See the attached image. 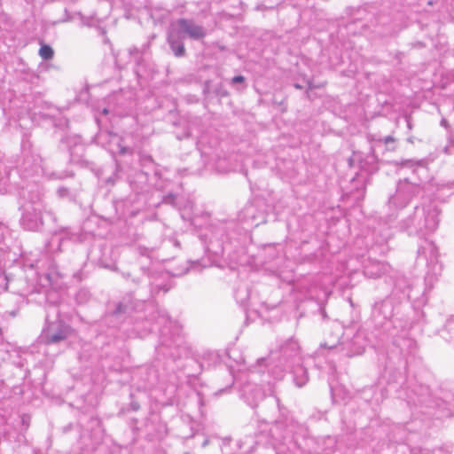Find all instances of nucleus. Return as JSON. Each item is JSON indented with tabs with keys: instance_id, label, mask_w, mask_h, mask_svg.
I'll return each mask as SVG.
<instances>
[{
	"instance_id": "27",
	"label": "nucleus",
	"mask_w": 454,
	"mask_h": 454,
	"mask_svg": "<svg viewBox=\"0 0 454 454\" xmlns=\"http://www.w3.org/2000/svg\"><path fill=\"white\" fill-rule=\"evenodd\" d=\"M123 277L127 279H131L132 282H134L135 284H138L139 283V279L136 278H132L131 277V274L130 273H123Z\"/></svg>"
},
{
	"instance_id": "6",
	"label": "nucleus",
	"mask_w": 454,
	"mask_h": 454,
	"mask_svg": "<svg viewBox=\"0 0 454 454\" xmlns=\"http://www.w3.org/2000/svg\"><path fill=\"white\" fill-rule=\"evenodd\" d=\"M169 29L184 39L189 37L192 40H200L207 35L206 29L194 22L192 20L181 18L172 22Z\"/></svg>"
},
{
	"instance_id": "17",
	"label": "nucleus",
	"mask_w": 454,
	"mask_h": 454,
	"mask_svg": "<svg viewBox=\"0 0 454 454\" xmlns=\"http://www.w3.org/2000/svg\"><path fill=\"white\" fill-rule=\"evenodd\" d=\"M182 342H183V340H182V338L180 336H177L173 341L172 340L168 341V340H165V339L162 340V344L164 346L168 347V348H171L172 345H175L178 348H180Z\"/></svg>"
},
{
	"instance_id": "5",
	"label": "nucleus",
	"mask_w": 454,
	"mask_h": 454,
	"mask_svg": "<svg viewBox=\"0 0 454 454\" xmlns=\"http://www.w3.org/2000/svg\"><path fill=\"white\" fill-rule=\"evenodd\" d=\"M320 348L336 350L344 356L352 357L361 355L364 351V339L361 334H356L351 340L339 341L325 340L320 344Z\"/></svg>"
},
{
	"instance_id": "37",
	"label": "nucleus",
	"mask_w": 454,
	"mask_h": 454,
	"mask_svg": "<svg viewBox=\"0 0 454 454\" xmlns=\"http://www.w3.org/2000/svg\"><path fill=\"white\" fill-rule=\"evenodd\" d=\"M171 355H172V356H181V354H180V353H178V354H176V355H175L174 353H172Z\"/></svg>"
},
{
	"instance_id": "32",
	"label": "nucleus",
	"mask_w": 454,
	"mask_h": 454,
	"mask_svg": "<svg viewBox=\"0 0 454 454\" xmlns=\"http://www.w3.org/2000/svg\"><path fill=\"white\" fill-rule=\"evenodd\" d=\"M308 84H309V90H312V89H314V88H317V87H318V86H314V85H312V83H311L310 82H309V83H308Z\"/></svg>"
},
{
	"instance_id": "3",
	"label": "nucleus",
	"mask_w": 454,
	"mask_h": 454,
	"mask_svg": "<svg viewBox=\"0 0 454 454\" xmlns=\"http://www.w3.org/2000/svg\"><path fill=\"white\" fill-rule=\"evenodd\" d=\"M424 193L423 187L417 183L411 182L408 178L400 180L396 186V191L392 195L388 203L396 208L406 207L413 198L419 197Z\"/></svg>"
},
{
	"instance_id": "8",
	"label": "nucleus",
	"mask_w": 454,
	"mask_h": 454,
	"mask_svg": "<svg viewBox=\"0 0 454 454\" xmlns=\"http://www.w3.org/2000/svg\"><path fill=\"white\" fill-rule=\"evenodd\" d=\"M390 266L377 260L369 259L364 266V274L370 278H378L387 273Z\"/></svg>"
},
{
	"instance_id": "10",
	"label": "nucleus",
	"mask_w": 454,
	"mask_h": 454,
	"mask_svg": "<svg viewBox=\"0 0 454 454\" xmlns=\"http://www.w3.org/2000/svg\"><path fill=\"white\" fill-rule=\"evenodd\" d=\"M287 372L293 374L294 381L299 387H303L309 380V374L307 369L302 365V361L288 369Z\"/></svg>"
},
{
	"instance_id": "25",
	"label": "nucleus",
	"mask_w": 454,
	"mask_h": 454,
	"mask_svg": "<svg viewBox=\"0 0 454 454\" xmlns=\"http://www.w3.org/2000/svg\"><path fill=\"white\" fill-rule=\"evenodd\" d=\"M245 82V77L243 75H236L231 79V83H243Z\"/></svg>"
},
{
	"instance_id": "39",
	"label": "nucleus",
	"mask_w": 454,
	"mask_h": 454,
	"mask_svg": "<svg viewBox=\"0 0 454 454\" xmlns=\"http://www.w3.org/2000/svg\"><path fill=\"white\" fill-rule=\"evenodd\" d=\"M156 288H157V292H160V288L159 286H156Z\"/></svg>"
},
{
	"instance_id": "30",
	"label": "nucleus",
	"mask_w": 454,
	"mask_h": 454,
	"mask_svg": "<svg viewBox=\"0 0 454 454\" xmlns=\"http://www.w3.org/2000/svg\"><path fill=\"white\" fill-rule=\"evenodd\" d=\"M168 320V317L167 316H160V322L159 323H166Z\"/></svg>"
},
{
	"instance_id": "36",
	"label": "nucleus",
	"mask_w": 454,
	"mask_h": 454,
	"mask_svg": "<svg viewBox=\"0 0 454 454\" xmlns=\"http://www.w3.org/2000/svg\"><path fill=\"white\" fill-rule=\"evenodd\" d=\"M277 403H278V407H280L279 399H278V398H277ZM280 409H281V408H279V410H280Z\"/></svg>"
},
{
	"instance_id": "19",
	"label": "nucleus",
	"mask_w": 454,
	"mask_h": 454,
	"mask_svg": "<svg viewBox=\"0 0 454 454\" xmlns=\"http://www.w3.org/2000/svg\"><path fill=\"white\" fill-rule=\"evenodd\" d=\"M403 167L423 166V160H405L401 162Z\"/></svg>"
},
{
	"instance_id": "38",
	"label": "nucleus",
	"mask_w": 454,
	"mask_h": 454,
	"mask_svg": "<svg viewBox=\"0 0 454 454\" xmlns=\"http://www.w3.org/2000/svg\"><path fill=\"white\" fill-rule=\"evenodd\" d=\"M108 111L106 109H104V114H107Z\"/></svg>"
},
{
	"instance_id": "4",
	"label": "nucleus",
	"mask_w": 454,
	"mask_h": 454,
	"mask_svg": "<svg viewBox=\"0 0 454 454\" xmlns=\"http://www.w3.org/2000/svg\"><path fill=\"white\" fill-rule=\"evenodd\" d=\"M70 334V326L62 320L49 322L47 319L46 325L40 335V341L45 345H54L67 340Z\"/></svg>"
},
{
	"instance_id": "33",
	"label": "nucleus",
	"mask_w": 454,
	"mask_h": 454,
	"mask_svg": "<svg viewBox=\"0 0 454 454\" xmlns=\"http://www.w3.org/2000/svg\"><path fill=\"white\" fill-rule=\"evenodd\" d=\"M162 290H163L164 293H167L169 290V287L163 286Z\"/></svg>"
},
{
	"instance_id": "34",
	"label": "nucleus",
	"mask_w": 454,
	"mask_h": 454,
	"mask_svg": "<svg viewBox=\"0 0 454 454\" xmlns=\"http://www.w3.org/2000/svg\"><path fill=\"white\" fill-rule=\"evenodd\" d=\"M133 410L137 411L138 410L139 406L137 404H132Z\"/></svg>"
},
{
	"instance_id": "14",
	"label": "nucleus",
	"mask_w": 454,
	"mask_h": 454,
	"mask_svg": "<svg viewBox=\"0 0 454 454\" xmlns=\"http://www.w3.org/2000/svg\"><path fill=\"white\" fill-rule=\"evenodd\" d=\"M59 278V276L58 272L50 271L43 273L40 277V282L43 287H53L57 284Z\"/></svg>"
},
{
	"instance_id": "16",
	"label": "nucleus",
	"mask_w": 454,
	"mask_h": 454,
	"mask_svg": "<svg viewBox=\"0 0 454 454\" xmlns=\"http://www.w3.org/2000/svg\"><path fill=\"white\" fill-rule=\"evenodd\" d=\"M40 57L44 60H50L54 56L52 48L48 44H43L39 50Z\"/></svg>"
},
{
	"instance_id": "31",
	"label": "nucleus",
	"mask_w": 454,
	"mask_h": 454,
	"mask_svg": "<svg viewBox=\"0 0 454 454\" xmlns=\"http://www.w3.org/2000/svg\"><path fill=\"white\" fill-rule=\"evenodd\" d=\"M145 162H153V158L151 156H145L143 159Z\"/></svg>"
},
{
	"instance_id": "15",
	"label": "nucleus",
	"mask_w": 454,
	"mask_h": 454,
	"mask_svg": "<svg viewBox=\"0 0 454 454\" xmlns=\"http://www.w3.org/2000/svg\"><path fill=\"white\" fill-rule=\"evenodd\" d=\"M377 143L385 144L387 146V150L388 151H395L396 149V139L393 136H387L380 138H373Z\"/></svg>"
},
{
	"instance_id": "18",
	"label": "nucleus",
	"mask_w": 454,
	"mask_h": 454,
	"mask_svg": "<svg viewBox=\"0 0 454 454\" xmlns=\"http://www.w3.org/2000/svg\"><path fill=\"white\" fill-rule=\"evenodd\" d=\"M90 297V293L87 290L82 289L76 294V299L79 302L86 301Z\"/></svg>"
},
{
	"instance_id": "24",
	"label": "nucleus",
	"mask_w": 454,
	"mask_h": 454,
	"mask_svg": "<svg viewBox=\"0 0 454 454\" xmlns=\"http://www.w3.org/2000/svg\"><path fill=\"white\" fill-rule=\"evenodd\" d=\"M57 192L59 197H66L69 195V190L67 187H59Z\"/></svg>"
},
{
	"instance_id": "22",
	"label": "nucleus",
	"mask_w": 454,
	"mask_h": 454,
	"mask_svg": "<svg viewBox=\"0 0 454 454\" xmlns=\"http://www.w3.org/2000/svg\"><path fill=\"white\" fill-rule=\"evenodd\" d=\"M140 52V51L137 47H133L129 49V54L131 56H134L137 65H140V57H137V55Z\"/></svg>"
},
{
	"instance_id": "28",
	"label": "nucleus",
	"mask_w": 454,
	"mask_h": 454,
	"mask_svg": "<svg viewBox=\"0 0 454 454\" xmlns=\"http://www.w3.org/2000/svg\"><path fill=\"white\" fill-rule=\"evenodd\" d=\"M130 153H131V149H129L128 147H124V146L120 147V154L123 155V154Z\"/></svg>"
},
{
	"instance_id": "20",
	"label": "nucleus",
	"mask_w": 454,
	"mask_h": 454,
	"mask_svg": "<svg viewBox=\"0 0 454 454\" xmlns=\"http://www.w3.org/2000/svg\"><path fill=\"white\" fill-rule=\"evenodd\" d=\"M128 309L129 308L126 304L119 303L116 306V309H114V314H115V315L125 314L128 312Z\"/></svg>"
},
{
	"instance_id": "23",
	"label": "nucleus",
	"mask_w": 454,
	"mask_h": 454,
	"mask_svg": "<svg viewBox=\"0 0 454 454\" xmlns=\"http://www.w3.org/2000/svg\"><path fill=\"white\" fill-rule=\"evenodd\" d=\"M215 92L217 96H219L221 98H224L229 95L228 91L225 89H223L222 86H220L219 88H216Z\"/></svg>"
},
{
	"instance_id": "26",
	"label": "nucleus",
	"mask_w": 454,
	"mask_h": 454,
	"mask_svg": "<svg viewBox=\"0 0 454 454\" xmlns=\"http://www.w3.org/2000/svg\"><path fill=\"white\" fill-rule=\"evenodd\" d=\"M31 157L33 158V161H34V165L35 167L37 166H41V163L43 161V159L41 158L40 155L36 154L35 156L34 155H31Z\"/></svg>"
},
{
	"instance_id": "11",
	"label": "nucleus",
	"mask_w": 454,
	"mask_h": 454,
	"mask_svg": "<svg viewBox=\"0 0 454 454\" xmlns=\"http://www.w3.org/2000/svg\"><path fill=\"white\" fill-rule=\"evenodd\" d=\"M419 257H424L427 262L431 263L437 260V248L432 241L425 240L424 245L418 249Z\"/></svg>"
},
{
	"instance_id": "29",
	"label": "nucleus",
	"mask_w": 454,
	"mask_h": 454,
	"mask_svg": "<svg viewBox=\"0 0 454 454\" xmlns=\"http://www.w3.org/2000/svg\"><path fill=\"white\" fill-rule=\"evenodd\" d=\"M405 120H406V122H407V128L409 129H412V122H411V117L410 115H406L405 116Z\"/></svg>"
},
{
	"instance_id": "9",
	"label": "nucleus",
	"mask_w": 454,
	"mask_h": 454,
	"mask_svg": "<svg viewBox=\"0 0 454 454\" xmlns=\"http://www.w3.org/2000/svg\"><path fill=\"white\" fill-rule=\"evenodd\" d=\"M183 40L184 39L182 37L168 28V43L176 57L180 58L185 55V48Z\"/></svg>"
},
{
	"instance_id": "2",
	"label": "nucleus",
	"mask_w": 454,
	"mask_h": 454,
	"mask_svg": "<svg viewBox=\"0 0 454 454\" xmlns=\"http://www.w3.org/2000/svg\"><path fill=\"white\" fill-rule=\"evenodd\" d=\"M270 361L272 372L276 374L277 378H282L284 372L302 361L298 341L294 338L285 340L275 350L271 351Z\"/></svg>"
},
{
	"instance_id": "7",
	"label": "nucleus",
	"mask_w": 454,
	"mask_h": 454,
	"mask_svg": "<svg viewBox=\"0 0 454 454\" xmlns=\"http://www.w3.org/2000/svg\"><path fill=\"white\" fill-rule=\"evenodd\" d=\"M22 224L30 231H35L43 225L42 210L36 207H27L22 215Z\"/></svg>"
},
{
	"instance_id": "12",
	"label": "nucleus",
	"mask_w": 454,
	"mask_h": 454,
	"mask_svg": "<svg viewBox=\"0 0 454 454\" xmlns=\"http://www.w3.org/2000/svg\"><path fill=\"white\" fill-rule=\"evenodd\" d=\"M360 165L363 169L370 174L378 171V157L375 155L374 148H371L370 153L360 160Z\"/></svg>"
},
{
	"instance_id": "21",
	"label": "nucleus",
	"mask_w": 454,
	"mask_h": 454,
	"mask_svg": "<svg viewBox=\"0 0 454 454\" xmlns=\"http://www.w3.org/2000/svg\"><path fill=\"white\" fill-rule=\"evenodd\" d=\"M18 313H19L18 309H13V310H11V311H5L4 314L1 315V317L4 320H9L11 318L15 317L18 315Z\"/></svg>"
},
{
	"instance_id": "13",
	"label": "nucleus",
	"mask_w": 454,
	"mask_h": 454,
	"mask_svg": "<svg viewBox=\"0 0 454 454\" xmlns=\"http://www.w3.org/2000/svg\"><path fill=\"white\" fill-rule=\"evenodd\" d=\"M271 437L278 442L282 441L286 434V426L281 421H275L270 429Z\"/></svg>"
},
{
	"instance_id": "35",
	"label": "nucleus",
	"mask_w": 454,
	"mask_h": 454,
	"mask_svg": "<svg viewBox=\"0 0 454 454\" xmlns=\"http://www.w3.org/2000/svg\"><path fill=\"white\" fill-rule=\"evenodd\" d=\"M294 86H295V88H297V89H301V85H299V84H295Z\"/></svg>"
},
{
	"instance_id": "1",
	"label": "nucleus",
	"mask_w": 454,
	"mask_h": 454,
	"mask_svg": "<svg viewBox=\"0 0 454 454\" xmlns=\"http://www.w3.org/2000/svg\"><path fill=\"white\" fill-rule=\"evenodd\" d=\"M439 215L440 210L434 202L416 206L413 213L400 223V228L409 235L424 236L437 229Z\"/></svg>"
}]
</instances>
